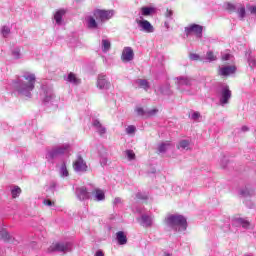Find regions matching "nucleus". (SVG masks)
<instances>
[{
    "label": "nucleus",
    "instance_id": "nucleus-1",
    "mask_svg": "<svg viewBox=\"0 0 256 256\" xmlns=\"http://www.w3.org/2000/svg\"><path fill=\"white\" fill-rule=\"evenodd\" d=\"M36 81L37 77L34 73L25 72L21 77L12 82V87L21 97L31 99Z\"/></svg>",
    "mask_w": 256,
    "mask_h": 256
},
{
    "label": "nucleus",
    "instance_id": "nucleus-2",
    "mask_svg": "<svg viewBox=\"0 0 256 256\" xmlns=\"http://www.w3.org/2000/svg\"><path fill=\"white\" fill-rule=\"evenodd\" d=\"M164 225L172 231H187V218L181 214H167Z\"/></svg>",
    "mask_w": 256,
    "mask_h": 256
},
{
    "label": "nucleus",
    "instance_id": "nucleus-3",
    "mask_svg": "<svg viewBox=\"0 0 256 256\" xmlns=\"http://www.w3.org/2000/svg\"><path fill=\"white\" fill-rule=\"evenodd\" d=\"M69 149H71V145L69 144L54 146L46 151L45 159L49 163H53V160L57 159V157H61V155H67V153H69Z\"/></svg>",
    "mask_w": 256,
    "mask_h": 256
},
{
    "label": "nucleus",
    "instance_id": "nucleus-4",
    "mask_svg": "<svg viewBox=\"0 0 256 256\" xmlns=\"http://www.w3.org/2000/svg\"><path fill=\"white\" fill-rule=\"evenodd\" d=\"M72 247L71 242H56L48 248V253H69Z\"/></svg>",
    "mask_w": 256,
    "mask_h": 256
},
{
    "label": "nucleus",
    "instance_id": "nucleus-5",
    "mask_svg": "<svg viewBox=\"0 0 256 256\" xmlns=\"http://www.w3.org/2000/svg\"><path fill=\"white\" fill-rule=\"evenodd\" d=\"M219 95V103L222 107H225V105H227L231 99V91L229 89V87L225 84H222L220 86V90L218 92Z\"/></svg>",
    "mask_w": 256,
    "mask_h": 256
},
{
    "label": "nucleus",
    "instance_id": "nucleus-6",
    "mask_svg": "<svg viewBox=\"0 0 256 256\" xmlns=\"http://www.w3.org/2000/svg\"><path fill=\"white\" fill-rule=\"evenodd\" d=\"M115 15V11L113 10H94V17L97 21H101V23H105V21H109L111 17Z\"/></svg>",
    "mask_w": 256,
    "mask_h": 256
},
{
    "label": "nucleus",
    "instance_id": "nucleus-7",
    "mask_svg": "<svg viewBox=\"0 0 256 256\" xmlns=\"http://www.w3.org/2000/svg\"><path fill=\"white\" fill-rule=\"evenodd\" d=\"M41 99L44 103H49L55 99L53 88L51 86L42 85L40 92Z\"/></svg>",
    "mask_w": 256,
    "mask_h": 256
},
{
    "label": "nucleus",
    "instance_id": "nucleus-8",
    "mask_svg": "<svg viewBox=\"0 0 256 256\" xmlns=\"http://www.w3.org/2000/svg\"><path fill=\"white\" fill-rule=\"evenodd\" d=\"M73 169L76 173H87L89 166L81 155H77L76 160L73 162Z\"/></svg>",
    "mask_w": 256,
    "mask_h": 256
},
{
    "label": "nucleus",
    "instance_id": "nucleus-9",
    "mask_svg": "<svg viewBox=\"0 0 256 256\" xmlns=\"http://www.w3.org/2000/svg\"><path fill=\"white\" fill-rule=\"evenodd\" d=\"M186 37H189V35H196L198 39H201L203 37V26L198 24H191L184 29Z\"/></svg>",
    "mask_w": 256,
    "mask_h": 256
},
{
    "label": "nucleus",
    "instance_id": "nucleus-10",
    "mask_svg": "<svg viewBox=\"0 0 256 256\" xmlns=\"http://www.w3.org/2000/svg\"><path fill=\"white\" fill-rule=\"evenodd\" d=\"M177 90L185 91V87H191L193 85V80L187 76H179L175 78Z\"/></svg>",
    "mask_w": 256,
    "mask_h": 256
},
{
    "label": "nucleus",
    "instance_id": "nucleus-11",
    "mask_svg": "<svg viewBox=\"0 0 256 256\" xmlns=\"http://www.w3.org/2000/svg\"><path fill=\"white\" fill-rule=\"evenodd\" d=\"M76 197L79 201H87L91 199V192L85 186L76 188Z\"/></svg>",
    "mask_w": 256,
    "mask_h": 256
},
{
    "label": "nucleus",
    "instance_id": "nucleus-12",
    "mask_svg": "<svg viewBox=\"0 0 256 256\" xmlns=\"http://www.w3.org/2000/svg\"><path fill=\"white\" fill-rule=\"evenodd\" d=\"M136 23L140 29V31H143L144 33H153L155 31V28L151 24V22L147 20H136Z\"/></svg>",
    "mask_w": 256,
    "mask_h": 256
},
{
    "label": "nucleus",
    "instance_id": "nucleus-13",
    "mask_svg": "<svg viewBox=\"0 0 256 256\" xmlns=\"http://www.w3.org/2000/svg\"><path fill=\"white\" fill-rule=\"evenodd\" d=\"M237 67L235 65H228L218 68V75L220 77H229V75L235 74Z\"/></svg>",
    "mask_w": 256,
    "mask_h": 256
},
{
    "label": "nucleus",
    "instance_id": "nucleus-14",
    "mask_svg": "<svg viewBox=\"0 0 256 256\" xmlns=\"http://www.w3.org/2000/svg\"><path fill=\"white\" fill-rule=\"evenodd\" d=\"M96 85L98 89L107 90L111 87V82L107 79V75L99 74Z\"/></svg>",
    "mask_w": 256,
    "mask_h": 256
},
{
    "label": "nucleus",
    "instance_id": "nucleus-15",
    "mask_svg": "<svg viewBox=\"0 0 256 256\" xmlns=\"http://www.w3.org/2000/svg\"><path fill=\"white\" fill-rule=\"evenodd\" d=\"M90 199L92 201H96L97 203L105 200V191L99 188H94L92 192H90Z\"/></svg>",
    "mask_w": 256,
    "mask_h": 256
},
{
    "label": "nucleus",
    "instance_id": "nucleus-16",
    "mask_svg": "<svg viewBox=\"0 0 256 256\" xmlns=\"http://www.w3.org/2000/svg\"><path fill=\"white\" fill-rule=\"evenodd\" d=\"M135 58V53L133 52V48L124 47L121 55V59L123 63H129V61H133Z\"/></svg>",
    "mask_w": 256,
    "mask_h": 256
},
{
    "label": "nucleus",
    "instance_id": "nucleus-17",
    "mask_svg": "<svg viewBox=\"0 0 256 256\" xmlns=\"http://www.w3.org/2000/svg\"><path fill=\"white\" fill-rule=\"evenodd\" d=\"M245 57L247 59V63L251 69H255L256 67V58L255 55H253V51L247 50Z\"/></svg>",
    "mask_w": 256,
    "mask_h": 256
},
{
    "label": "nucleus",
    "instance_id": "nucleus-18",
    "mask_svg": "<svg viewBox=\"0 0 256 256\" xmlns=\"http://www.w3.org/2000/svg\"><path fill=\"white\" fill-rule=\"evenodd\" d=\"M153 221H154V217L151 215H146L143 214L141 216V225L142 227H153Z\"/></svg>",
    "mask_w": 256,
    "mask_h": 256
},
{
    "label": "nucleus",
    "instance_id": "nucleus-19",
    "mask_svg": "<svg viewBox=\"0 0 256 256\" xmlns=\"http://www.w3.org/2000/svg\"><path fill=\"white\" fill-rule=\"evenodd\" d=\"M92 127L99 133L100 135H105L107 133V128L101 124V122L97 119L93 120Z\"/></svg>",
    "mask_w": 256,
    "mask_h": 256
},
{
    "label": "nucleus",
    "instance_id": "nucleus-20",
    "mask_svg": "<svg viewBox=\"0 0 256 256\" xmlns=\"http://www.w3.org/2000/svg\"><path fill=\"white\" fill-rule=\"evenodd\" d=\"M66 13L67 11H65V9H60L56 11V13L54 14V20L56 22V25H63V17H65Z\"/></svg>",
    "mask_w": 256,
    "mask_h": 256
},
{
    "label": "nucleus",
    "instance_id": "nucleus-21",
    "mask_svg": "<svg viewBox=\"0 0 256 256\" xmlns=\"http://www.w3.org/2000/svg\"><path fill=\"white\" fill-rule=\"evenodd\" d=\"M158 92L161 93V95H166L167 97H170V95H173V91H171V85L164 84L158 88Z\"/></svg>",
    "mask_w": 256,
    "mask_h": 256
},
{
    "label": "nucleus",
    "instance_id": "nucleus-22",
    "mask_svg": "<svg viewBox=\"0 0 256 256\" xmlns=\"http://www.w3.org/2000/svg\"><path fill=\"white\" fill-rule=\"evenodd\" d=\"M116 241L118 245H127V234L123 231L116 233Z\"/></svg>",
    "mask_w": 256,
    "mask_h": 256
},
{
    "label": "nucleus",
    "instance_id": "nucleus-23",
    "mask_svg": "<svg viewBox=\"0 0 256 256\" xmlns=\"http://www.w3.org/2000/svg\"><path fill=\"white\" fill-rule=\"evenodd\" d=\"M86 23H87L88 29H98L99 27V24H97V21L93 16H87Z\"/></svg>",
    "mask_w": 256,
    "mask_h": 256
},
{
    "label": "nucleus",
    "instance_id": "nucleus-24",
    "mask_svg": "<svg viewBox=\"0 0 256 256\" xmlns=\"http://www.w3.org/2000/svg\"><path fill=\"white\" fill-rule=\"evenodd\" d=\"M191 147V142L189 140H181L177 144V149H180L181 151H189Z\"/></svg>",
    "mask_w": 256,
    "mask_h": 256
},
{
    "label": "nucleus",
    "instance_id": "nucleus-25",
    "mask_svg": "<svg viewBox=\"0 0 256 256\" xmlns=\"http://www.w3.org/2000/svg\"><path fill=\"white\" fill-rule=\"evenodd\" d=\"M101 49L103 53H108V51H111V41L109 39H102Z\"/></svg>",
    "mask_w": 256,
    "mask_h": 256
},
{
    "label": "nucleus",
    "instance_id": "nucleus-26",
    "mask_svg": "<svg viewBox=\"0 0 256 256\" xmlns=\"http://www.w3.org/2000/svg\"><path fill=\"white\" fill-rule=\"evenodd\" d=\"M236 13L242 21L245 19L246 11H245V6L238 4L236 8Z\"/></svg>",
    "mask_w": 256,
    "mask_h": 256
},
{
    "label": "nucleus",
    "instance_id": "nucleus-27",
    "mask_svg": "<svg viewBox=\"0 0 256 256\" xmlns=\"http://www.w3.org/2000/svg\"><path fill=\"white\" fill-rule=\"evenodd\" d=\"M141 13L144 17H149V15H153L155 13V8L154 7H142L141 8Z\"/></svg>",
    "mask_w": 256,
    "mask_h": 256
},
{
    "label": "nucleus",
    "instance_id": "nucleus-28",
    "mask_svg": "<svg viewBox=\"0 0 256 256\" xmlns=\"http://www.w3.org/2000/svg\"><path fill=\"white\" fill-rule=\"evenodd\" d=\"M241 197H253L255 195V190L249 188H243L240 190Z\"/></svg>",
    "mask_w": 256,
    "mask_h": 256
},
{
    "label": "nucleus",
    "instance_id": "nucleus-29",
    "mask_svg": "<svg viewBox=\"0 0 256 256\" xmlns=\"http://www.w3.org/2000/svg\"><path fill=\"white\" fill-rule=\"evenodd\" d=\"M236 223L238 224V225H241L242 227H243V229H249V227H250V223H249V221L248 220H246L245 218H237L236 219Z\"/></svg>",
    "mask_w": 256,
    "mask_h": 256
},
{
    "label": "nucleus",
    "instance_id": "nucleus-30",
    "mask_svg": "<svg viewBox=\"0 0 256 256\" xmlns=\"http://www.w3.org/2000/svg\"><path fill=\"white\" fill-rule=\"evenodd\" d=\"M59 173L60 177H69V170H67V164L65 162L62 163Z\"/></svg>",
    "mask_w": 256,
    "mask_h": 256
},
{
    "label": "nucleus",
    "instance_id": "nucleus-31",
    "mask_svg": "<svg viewBox=\"0 0 256 256\" xmlns=\"http://www.w3.org/2000/svg\"><path fill=\"white\" fill-rule=\"evenodd\" d=\"M136 83L139 85V87H141L142 89H144L145 91H147L149 89V82L146 79H138L136 81Z\"/></svg>",
    "mask_w": 256,
    "mask_h": 256
},
{
    "label": "nucleus",
    "instance_id": "nucleus-32",
    "mask_svg": "<svg viewBox=\"0 0 256 256\" xmlns=\"http://www.w3.org/2000/svg\"><path fill=\"white\" fill-rule=\"evenodd\" d=\"M66 81H68V83H73V85H79V83H80V80L77 79V77L73 73H70L68 75Z\"/></svg>",
    "mask_w": 256,
    "mask_h": 256
},
{
    "label": "nucleus",
    "instance_id": "nucleus-33",
    "mask_svg": "<svg viewBox=\"0 0 256 256\" xmlns=\"http://www.w3.org/2000/svg\"><path fill=\"white\" fill-rule=\"evenodd\" d=\"M0 239L2 241H9V239H11V236L9 235V232H7V230L0 228Z\"/></svg>",
    "mask_w": 256,
    "mask_h": 256
},
{
    "label": "nucleus",
    "instance_id": "nucleus-34",
    "mask_svg": "<svg viewBox=\"0 0 256 256\" xmlns=\"http://www.w3.org/2000/svg\"><path fill=\"white\" fill-rule=\"evenodd\" d=\"M206 61H208L209 63H211L213 61H217V56H215L213 51H208L206 53Z\"/></svg>",
    "mask_w": 256,
    "mask_h": 256
},
{
    "label": "nucleus",
    "instance_id": "nucleus-35",
    "mask_svg": "<svg viewBox=\"0 0 256 256\" xmlns=\"http://www.w3.org/2000/svg\"><path fill=\"white\" fill-rule=\"evenodd\" d=\"M11 195L13 199H17V197L21 195V188H19V186H15L14 188H12Z\"/></svg>",
    "mask_w": 256,
    "mask_h": 256
},
{
    "label": "nucleus",
    "instance_id": "nucleus-36",
    "mask_svg": "<svg viewBox=\"0 0 256 256\" xmlns=\"http://www.w3.org/2000/svg\"><path fill=\"white\" fill-rule=\"evenodd\" d=\"M170 143H162L158 146V152L159 153H166L167 149L170 147Z\"/></svg>",
    "mask_w": 256,
    "mask_h": 256
},
{
    "label": "nucleus",
    "instance_id": "nucleus-37",
    "mask_svg": "<svg viewBox=\"0 0 256 256\" xmlns=\"http://www.w3.org/2000/svg\"><path fill=\"white\" fill-rule=\"evenodd\" d=\"M135 111L139 117H147V110H144L141 107H137Z\"/></svg>",
    "mask_w": 256,
    "mask_h": 256
},
{
    "label": "nucleus",
    "instance_id": "nucleus-38",
    "mask_svg": "<svg viewBox=\"0 0 256 256\" xmlns=\"http://www.w3.org/2000/svg\"><path fill=\"white\" fill-rule=\"evenodd\" d=\"M135 131H137V127L133 126V125H129L126 128V133L127 135H135Z\"/></svg>",
    "mask_w": 256,
    "mask_h": 256
},
{
    "label": "nucleus",
    "instance_id": "nucleus-39",
    "mask_svg": "<svg viewBox=\"0 0 256 256\" xmlns=\"http://www.w3.org/2000/svg\"><path fill=\"white\" fill-rule=\"evenodd\" d=\"M1 33L3 37H8L9 33H11V28H9V26H3L1 29Z\"/></svg>",
    "mask_w": 256,
    "mask_h": 256
},
{
    "label": "nucleus",
    "instance_id": "nucleus-40",
    "mask_svg": "<svg viewBox=\"0 0 256 256\" xmlns=\"http://www.w3.org/2000/svg\"><path fill=\"white\" fill-rule=\"evenodd\" d=\"M12 57H14V59H21V49L16 48L12 50Z\"/></svg>",
    "mask_w": 256,
    "mask_h": 256
},
{
    "label": "nucleus",
    "instance_id": "nucleus-41",
    "mask_svg": "<svg viewBox=\"0 0 256 256\" xmlns=\"http://www.w3.org/2000/svg\"><path fill=\"white\" fill-rule=\"evenodd\" d=\"M189 117L192 121H199V119H201V113L196 111L193 112Z\"/></svg>",
    "mask_w": 256,
    "mask_h": 256
},
{
    "label": "nucleus",
    "instance_id": "nucleus-42",
    "mask_svg": "<svg viewBox=\"0 0 256 256\" xmlns=\"http://www.w3.org/2000/svg\"><path fill=\"white\" fill-rule=\"evenodd\" d=\"M226 9L230 12V13H235L237 11V5L228 3Z\"/></svg>",
    "mask_w": 256,
    "mask_h": 256
},
{
    "label": "nucleus",
    "instance_id": "nucleus-43",
    "mask_svg": "<svg viewBox=\"0 0 256 256\" xmlns=\"http://www.w3.org/2000/svg\"><path fill=\"white\" fill-rule=\"evenodd\" d=\"M189 59L191 61H201V56H199V54H196V53H190Z\"/></svg>",
    "mask_w": 256,
    "mask_h": 256
},
{
    "label": "nucleus",
    "instance_id": "nucleus-44",
    "mask_svg": "<svg viewBox=\"0 0 256 256\" xmlns=\"http://www.w3.org/2000/svg\"><path fill=\"white\" fill-rule=\"evenodd\" d=\"M159 110L157 109H150V110H146V117H153V115H157Z\"/></svg>",
    "mask_w": 256,
    "mask_h": 256
},
{
    "label": "nucleus",
    "instance_id": "nucleus-45",
    "mask_svg": "<svg viewBox=\"0 0 256 256\" xmlns=\"http://www.w3.org/2000/svg\"><path fill=\"white\" fill-rule=\"evenodd\" d=\"M126 156L128 157L129 161H133V159H135V152H133V150H127Z\"/></svg>",
    "mask_w": 256,
    "mask_h": 256
},
{
    "label": "nucleus",
    "instance_id": "nucleus-46",
    "mask_svg": "<svg viewBox=\"0 0 256 256\" xmlns=\"http://www.w3.org/2000/svg\"><path fill=\"white\" fill-rule=\"evenodd\" d=\"M43 204L46 205V207H53L55 205V202L49 199H44Z\"/></svg>",
    "mask_w": 256,
    "mask_h": 256
},
{
    "label": "nucleus",
    "instance_id": "nucleus-47",
    "mask_svg": "<svg viewBox=\"0 0 256 256\" xmlns=\"http://www.w3.org/2000/svg\"><path fill=\"white\" fill-rule=\"evenodd\" d=\"M136 198H137V199H142V201H145V200H147V194H143V193H141V192H138V193L136 194Z\"/></svg>",
    "mask_w": 256,
    "mask_h": 256
},
{
    "label": "nucleus",
    "instance_id": "nucleus-48",
    "mask_svg": "<svg viewBox=\"0 0 256 256\" xmlns=\"http://www.w3.org/2000/svg\"><path fill=\"white\" fill-rule=\"evenodd\" d=\"M165 17H166L167 19H173V10L167 9V10H166V13H165Z\"/></svg>",
    "mask_w": 256,
    "mask_h": 256
},
{
    "label": "nucleus",
    "instance_id": "nucleus-49",
    "mask_svg": "<svg viewBox=\"0 0 256 256\" xmlns=\"http://www.w3.org/2000/svg\"><path fill=\"white\" fill-rule=\"evenodd\" d=\"M100 164L102 167H105V165H107V157L106 156H102L100 158Z\"/></svg>",
    "mask_w": 256,
    "mask_h": 256
},
{
    "label": "nucleus",
    "instance_id": "nucleus-50",
    "mask_svg": "<svg viewBox=\"0 0 256 256\" xmlns=\"http://www.w3.org/2000/svg\"><path fill=\"white\" fill-rule=\"evenodd\" d=\"M114 205H121V203H123V201L121 200L120 197H116L113 201Z\"/></svg>",
    "mask_w": 256,
    "mask_h": 256
},
{
    "label": "nucleus",
    "instance_id": "nucleus-51",
    "mask_svg": "<svg viewBox=\"0 0 256 256\" xmlns=\"http://www.w3.org/2000/svg\"><path fill=\"white\" fill-rule=\"evenodd\" d=\"M231 59V54L222 55V61H229Z\"/></svg>",
    "mask_w": 256,
    "mask_h": 256
},
{
    "label": "nucleus",
    "instance_id": "nucleus-52",
    "mask_svg": "<svg viewBox=\"0 0 256 256\" xmlns=\"http://www.w3.org/2000/svg\"><path fill=\"white\" fill-rule=\"evenodd\" d=\"M221 167H223V169H225L227 167V158H224L221 162Z\"/></svg>",
    "mask_w": 256,
    "mask_h": 256
},
{
    "label": "nucleus",
    "instance_id": "nucleus-53",
    "mask_svg": "<svg viewBox=\"0 0 256 256\" xmlns=\"http://www.w3.org/2000/svg\"><path fill=\"white\" fill-rule=\"evenodd\" d=\"M95 256H105V254L103 253V251L98 250L95 254Z\"/></svg>",
    "mask_w": 256,
    "mask_h": 256
},
{
    "label": "nucleus",
    "instance_id": "nucleus-54",
    "mask_svg": "<svg viewBox=\"0 0 256 256\" xmlns=\"http://www.w3.org/2000/svg\"><path fill=\"white\" fill-rule=\"evenodd\" d=\"M241 129H242V131H244V132H245V131H249V128H248L247 126H243Z\"/></svg>",
    "mask_w": 256,
    "mask_h": 256
},
{
    "label": "nucleus",
    "instance_id": "nucleus-55",
    "mask_svg": "<svg viewBox=\"0 0 256 256\" xmlns=\"http://www.w3.org/2000/svg\"><path fill=\"white\" fill-rule=\"evenodd\" d=\"M51 189H55V183L51 184Z\"/></svg>",
    "mask_w": 256,
    "mask_h": 256
},
{
    "label": "nucleus",
    "instance_id": "nucleus-56",
    "mask_svg": "<svg viewBox=\"0 0 256 256\" xmlns=\"http://www.w3.org/2000/svg\"><path fill=\"white\" fill-rule=\"evenodd\" d=\"M244 256H253V255H251V254H245Z\"/></svg>",
    "mask_w": 256,
    "mask_h": 256
},
{
    "label": "nucleus",
    "instance_id": "nucleus-57",
    "mask_svg": "<svg viewBox=\"0 0 256 256\" xmlns=\"http://www.w3.org/2000/svg\"><path fill=\"white\" fill-rule=\"evenodd\" d=\"M165 256H171V254H165Z\"/></svg>",
    "mask_w": 256,
    "mask_h": 256
}]
</instances>
